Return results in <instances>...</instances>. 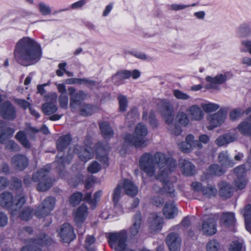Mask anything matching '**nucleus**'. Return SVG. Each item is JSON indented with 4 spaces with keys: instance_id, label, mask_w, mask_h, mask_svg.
Here are the masks:
<instances>
[{
    "instance_id": "obj_46",
    "label": "nucleus",
    "mask_w": 251,
    "mask_h": 251,
    "mask_svg": "<svg viewBox=\"0 0 251 251\" xmlns=\"http://www.w3.org/2000/svg\"><path fill=\"white\" fill-rule=\"evenodd\" d=\"M122 186L118 184L113 190V201L115 204H116L121 197Z\"/></svg>"
},
{
    "instance_id": "obj_16",
    "label": "nucleus",
    "mask_w": 251,
    "mask_h": 251,
    "mask_svg": "<svg viewBox=\"0 0 251 251\" xmlns=\"http://www.w3.org/2000/svg\"><path fill=\"white\" fill-rule=\"evenodd\" d=\"M229 73H225L224 74H220L215 77L208 76L206 77V80L210 83L206 85V87L208 89H216L217 86L215 84H221L224 83L227 79V76Z\"/></svg>"
},
{
    "instance_id": "obj_2",
    "label": "nucleus",
    "mask_w": 251,
    "mask_h": 251,
    "mask_svg": "<svg viewBox=\"0 0 251 251\" xmlns=\"http://www.w3.org/2000/svg\"><path fill=\"white\" fill-rule=\"evenodd\" d=\"M16 61L20 65L27 67L39 60L42 55L40 45L33 39L24 37L16 44L14 50Z\"/></svg>"
},
{
    "instance_id": "obj_20",
    "label": "nucleus",
    "mask_w": 251,
    "mask_h": 251,
    "mask_svg": "<svg viewBox=\"0 0 251 251\" xmlns=\"http://www.w3.org/2000/svg\"><path fill=\"white\" fill-rule=\"evenodd\" d=\"M87 206L84 204H82L75 212L74 214V221L78 226L84 222L87 215Z\"/></svg>"
},
{
    "instance_id": "obj_15",
    "label": "nucleus",
    "mask_w": 251,
    "mask_h": 251,
    "mask_svg": "<svg viewBox=\"0 0 251 251\" xmlns=\"http://www.w3.org/2000/svg\"><path fill=\"white\" fill-rule=\"evenodd\" d=\"M61 240L65 243H69L73 240L75 235L74 229L69 224H64L61 227L58 233Z\"/></svg>"
},
{
    "instance_id": "obj_62",
    "label": "nucleus",
    "mask_w": 251,
    "mask_h": 251,
    "mask_svg": "<svg viewBox=\"0 0 251 251\" xmlns=\"http://www.w3.org/2000/svg\"><path fill=\"white\" fill-rule=\"evenodd\" d=\"M151 202L154 205L159 206L163 203V199L160 196H154L151 198Z\"/></svg>"
},
{
    "instance_id": "obj_21",
    "label": "nucleus",
    "mask_w": 251,
    "mask_h": 251,
    "mask_svg": "<svg viewBox=\"0 0 251 251\" xmlns=\"http://www.w3.org/2000/svg\"><path fill=\"white\" fill-rule=\"evenodd\" d=\"M216 221L213 218H208L202 225V231L206 235H212L216 232Z\"/></svg>"
},
{
    "instance_id": "obj_51",
    "label": "nucleus",
    "mask_w": 251,
    "mask_h": 251,
    "mask_svg": "<svg viewBox=\"0 0 251 251\" xmlns=\"http://www.w3.org/2000/svg\"><path fill=\"white\" fill-rule=\"evenodd\" d=\"M219 248L220 245L215 240L210 241L206 245L207 251H217Z\"/></svg>"
},
{
    "instance_id": "obj_14",
    "label": "nucleus",
    "mask_w": 251,
    "mask_h": 251,
    "mask_svg": "<svg viewBox=\"0 0 251 251\" xmlns=\"http://www.w3.org/2000/svg\"><path fill=\"white\" fill-rule=\"evenodd\" d=\"M11 164L17 170L22 171L27 167L29 160L22 154H17L11 158Z\"/></svg>"
},
{
    "instance_id": "obj_37",
    "label": "nucleus",
    "mask_w": 251,
    "mask_h": 251,
    "mask_svg": "<svg viewBox=\"0 0 251 251\" xmlns=\"http://www.w3.org/2000/svg\"><path fill=\"white\" fill-rule=\"evenodd\" d=\"M185 141L191 146L192 149L196 148L200 150L203 148L202 145L198 140H195L192 134L188 135L185 138Z\"/></svg>"
},
{
    "instance_id": "obj_56",
    "label": "nucleus",
    "mask_w": 251,
    "mask_h": 251,
    "mask_svg": "<svg viewBox=\"0 0 251 251\" xmlns=\"http://www.w3.org/2000/svg\"><path fill=\"white\" fill-rule=\"evenodd\" d=\"M178 147L181 151L185 153H189L193 150L191 148V146H190V145H189L185 141L179 143L178 145Z\"/></svg>"
},
{
    "instance_id": "obj_64",
    "label": "nucleus",
    "mask_w": 251,
    "mask_h": 251,
    "mask_svg": "<svg viewBox=\"0 0 251 251\" xmlns=\"http://www.w3.org/2000/svg\"><path fill=\"white\" fill-rule=\"evenodd\" d=\"M242 247L241 243L238 241H234L230 245V251H240Z\"/></svg>"
},
{
    "instance_id": "obj_7",
    "label": "nucleus",
    "mask_w": 251,
    "mask_h": 251,
    "mask_svg": "<svg viewBox=\"0 0 251 251\" xmlns=\"http://www.w3.org/2000/svg\"><path fill=\"white\" fill-rule=\"evenodd\" d=\"M25 194H17L15 199L12 194L8 192H4L0 195V205L2 207L11 208L13 210L11 214H16V211L20 209L25 203Z\"/></svg>"
},
{
    "instance_id": "obj_17",
    "label": "nucleus",
    "mask_w": 251,
    "mask_h": 251,
    "mask_svg": "<svg viewBox=\"0 0 251 251\" xmlns=\"http://www.w3.org/2000/svg\"><path fill=\"white\" fill-rule=\"evenodd\" d=\"M180 242V238L177 233H171L166 237V243L170 251H178Z\"/></svg>"
},
{
    "instance_id": "obj_27",
    "label": "nucleus",
    "mask_w": 251,
    "mask_h": 251,
    "mask_svg": "<svg viewBox=\"0 0 251 251\" xmlns=\"http://www.w3.org/2000/svg\"><path fill=\"white\" fill-rule=\"evenodd\" d=\"M225 171L217 164H213L210 165L207 170L206 176H202L201 179L202 180L209 178V176H220L224 174Z\"/></svg>"
},
{
    "instance_id": "obj_33",
    "label": "nucleus",
    "mask_w": 251,
    "mask_h": 251,
    "mask_svg": "<svg viewBox=\"0 0 251 251\" xmlns=\"http://www.w3.org/2000/svg\"><path fill=\"white\" fill-rule=\"evenodd\" d=\"M242 213L245 217L246 228L251 233V205H247Z\"/></svg>"
},
{
    "instance_id": "obj_32",
    "label": "nucleus",
    "mask_w": 251,
    "mask_h": 251,
    "mask_svg": "<svg viewBox=\"0 0 251 251\" xmlns=\"http://www.w3.org/2000/svg\"><path fill=\"white\" fill-rule=\"evenodd\" d=\"M99 126L102 135L105 139H110L113 137L114 132L108 123L106 122H101Z\"/></svg>"
},
{
    "instance_id": "obj_10",
    "label": "nucleus",
    "mask_w": 251,
    "mask_h": 251,
    "mask_svg": "<svg viewBox=\"0 0 251 251\" xmlns=\"http://www.w3.org/2000/svg\"><path fill=\"white\" fill-rule=\"evenodd\" d=\"M16 110L12 103L8 100L0 104V116L4 119L13 121L16 117Z\"/></svg>"
},
{
    "instance_id": "obj_40",
    "label": "nucleus",
    "mask_w": 251,
    "mask_h": 251,
    "mask_svg": "<svg viewBox=\"0 0 251 251\" xmlns=\"http://www.w3.org/2000/svg\"><path fill=\"white\" fill-rule=\"evenodd\" d=\"M94 106L90 104L84 103L80 107L79 112L82 116H86L92 114Z\"/></svg>"
},
{
    "instance_id": "obj_61",
    "label": "nucleus",
    "mask_w": 251,
    "mask_h": 251,
    "mask_svg": "<svg viewBox=\"0 0 251 251\" xmlns=\"http://www.w3.org/2000/svg\"><path fill=\"white\" fill-rule=\"evenodd\" d=\"M191 187L193 190L196 192H201L202 193L203 188L204 186H202L200 182L196 181L191 184Z\"/></svg>"
},
{
    "instance_id": "obj_39",
    "label": "nucleus",
    "mask_w": 251,
    "mask_h": 251,
    "mask_svg": "<svg viewBox=\"0 0 251 251\" xmlns=\"http://www.w3.org/2000/svg\"><path fill=\"white\" fill-rule=\"evenodd\" d=\"M15 138L25 148L29 149L31 147L30 144L23 131H20L17 132Z\"/></svg>"
},
{
    "instance_id": "obj_4",
    "label": "nucleus",
    "mask_w": 251,
    "mask_h": 251,
    "mask_svg": "<svg viewBox=\"0 0 251 251\" xmlns=\"http://www.w3.org/2000/svg\"><path fill=\"white\" fill-rule=\"evenodd\" d=\"M73 152L77 153L80 159L84 162L90 160L92 156V149H84L77 145L75 146L73 150L71 148L69 149L68 155L66 158L63 157L62 155H59V154H58L56 157V163L57 164V168L60 170L59 175L61 177L64 176V175L62 176L61 173H64L63 169L65 165L66 164H70L73 158Z\"/></svg>"
},
{
    "instance_id": "obj_19",
    "label": "nucleus",
    "mask_w": 251,
    "mask_h": 251,
    "mask_svg": "<svg viewBox=\"0 0 251 251\" xmlns=\"http://www.w3.org/2000/svg\"><path fill=\"white\" fill-rule=\"evenodd\" d=\"M179 167L182 173L186 176H191L194 174L195 166L189 160L181 159L179 160Z\"/></svg>"
},
{
    "instance_id": "obj_34",
    "label": "nucleus",
    "mask_w": 251,
    "mask_h": 251,
    "mask_svg": "<svg viewBox=\"0 0 251 251\" xmlns=\"http://www.w3.org/2000/svg\"><path fill=\"white\" fill-rule=\"evenodd\" d=\"M238 129L241 134L248 136H251V121L246 120L240 123Z\"/></svg>"
},
{
    "instance_id": "obj_42",
    "label": "nucleus",
    "mask_w": 251,
    "mask_h": 251,
    "mask_svg": "<svg viewBox=\"0 0 251 251\" xmlns=\"http://www.w3.org/2000/svg\"><path fill=\"white\" fill-rule=\"evenodd\" d=\"M176 119L180 124L184 126H187L189 123L188 117L184 112L179 111L177 113Z\"/></svg>"
},
{
    "instance_id": "obj_1",
    "label": "nucleus",
    "mask_w": 251,
    "mask_h": 251,
    "mask_svg": "<svg viewBox=\"0 0 251 251\" xmlns=\"http://www.w3.org/2000/svg\"><path fill=\"white\" fill-rule=\"evenodd\" d=\"M139 167L148 176H154L166 184L168 181L169 174L176 169V162L160 152H157L153 155L147 152L141 156Z\"/></svg>"
},
{
    "instance_id": "obj_38",
    "label": "nucleus",
    "mask_w": 251,
    "mask_h": 251,
    "mask_svg": "<svg viewBox=\"0 0 251 251\" xmlns=\"http://www.w3.org/2000/svg\"><path fill=\"white\" fill-rule=\"evenodd\" d=\"M221 220L226 226L232 225L235 222L234 215L231 212L224 213Z\"/></svg>"
},
{
    "instance_id": "obj_49",
    "label": "nucleus",
    "mask_w": 251,
    "mask_h": 251,
    "mask_svg": "<svg viewBox=\"0 0 251 251\" xmlns=\"http://www.w3.org/2000/svg\"><path fill=\"white\" fill-rule=\"evenodd\" d=\"M6 150L11 151H18L19 150V146L13 140H8L4 144Z\"/></svg>"
},
{
    "instance_id": "obj_36",
    "label": "nucleus",
    "mask_w": 251,
    "mask_h": 251,
    "mask_svg": "<svg viewBox=\"0 0 251 251\" xmlns=\"http://www.w3.org/2000/svg\"><path fill=\"white\" fill-rule=\"evenodd\" d=\"M42 109L45 114L50 115L55 112L57 107L54 103L47 102L42 105Z\"/></svg>"
},
{
    "instance_id": "obj_45",
    "label": "nucleus",
    "mask_w": 251,
    "mask_h": 251,
    "mask_svg": "<svg viewBox=\"0 0 251 251\" xmlns=\"http://www.w3.org/2000/svg\"><path fill=\"white\" fill-rule=\"evenodd\" d=\"M202 107L206 113H210L217 110L219 108L220 106L217 104L208 103L207 104H202Z\"/></svg>"
},
{
    "instance_id": "obj_53",
    "label": "nucleus",
    "mask_w": 251,
    "mask_h": 251,
    "mask_svg": "<svg viewBox=\"0 0 251 251\" xmlns=\"http://www.w3.org/2000/svg\"><path fill=\"white\" fill-rule=\"evenodd\" d=\"M173 94L175 97L177 99L187 100L190 98L188 95L179 90H174L173 91Z\"/></svg>"
},
{
    "instance_id": "obj_11",
    "label": "nucleus",
    "mask_w": 251,
    "mask_h": 251,
    "mask_svg": "<svg viewBox=\"0 0 251 251\" xmlns=\"http://www.w3.org/2000/svg\"><path fill=\"white\" fill-rule=\"evenodd\" d=\"M68 90L70 95V106L72 109H75L80 106L81 101L85 99L86 94L81 90L75 93V89L74 87H69Z\"/></svg>"
},
{
    "instance_id": "obj_6",
    "label": "nucleus",
    "mask_w": 251,
    "mask_h": 251,
    "mask_svg": "<svg viewBox=\"0 0 251 251\" xmlns=\"http://www.w3.org/2000/svg\"><path fill=\"white\" fill-rule=\"evenodd\" d=\"M148 130L146 125L140 123L136 126L133 134H126L124 139L125 142L136 148L144 147L147 146L148 140L145 138Z\"/></svg>"
},
{
    "instance_id": "obj_23",
    "label": "nucleus",
    "mask_w": 251,
    "mask_h": 251,
    "mask_svg": "<svg viewBox=\"0 0 251 251\" xmlns=\"http://www.w3.org/2000/svg\"><path fill=\"white\" fill-rule=\"evenodd\" d=\"M219 195L223 199H227L231 197L234 192L232 185L226 182L219 184Z\"/></svg>"
},
{
    "instance_id": "obj_12",
    "label": "nucleus",
    "mask_w": 251,
    "mask_h": 251,
    "mask_svg": "<svg viewBox=\"0 0 251 251\" xmlns=\"http://www.w3.org/2000/svg\"><path fill=\"white\" fill-rule=\"evenodd\" d=\"M226 117V114L223 110H220L215 114L209 115L207 117L209 124L207 128L209 130H212L220 126L224 122Z\"/></svg>"
},
{
    "instance_id": "obj_44",
    "label": "nucleus",
    "mask_w": 251,
    "mask_h": 251,
    "mask_svg": "<svg viewBox=\"0 0 251 251\" xmlns=\"http://www.w3.org/2000/svg\"><path fill=\"white\" fill-rule=\"evenodd\" d=\"M244 114V110L240 108H238L231 111L229 117L231 120L234 121L241 117Z\"/></svg>"
},
{
    "instance_id": "obj_48",
    "label": "nucleus",
    "mask_w": 251,
    "mask_h": 251,
    "mask_svg": "<svg viewBox=\"0 0 251 251\" xmlns=\"http://www.w3.org/2000/svg\"><path fill=\"white\" fill-rule=\"evenodd\" d=\"M100 165L97 161H93L87 168L89 172L92 174H95L101 170Z\"/></svg>"
},
{
    "instance_id": "obj_55",
    "label": "nucleus",
    "mask_w": 251,
    "mask_h": 251,
    "mask_svg": "<svg viewBox=\"0 0 251 251\" xmlns=\"http://www.w3.org/2000/svg\"><path fill=\"white\" fill-rule=\"evenodd\" d=\"M84 84L91 89L98 88L100 82L88 78H85Z\"/></svg>"
},
{
    "instance_id": "obj_24",
    "label": "nucleus",
    "mask_w": 251,
    "mask_h": 251,
    "mask_svg": "<svg viewBox=\"0 0 251 251\" xmlns=\"http://www.w3.org/2000/svg\"><path fill=\"white\" fill-rule=\"evenodd\" d=\"M187 112L192 120L200 121L204 116L203 111L198 105L196 104L189 107L187 109Z\"/></svg>"
},
{
    "instance_id": "obj_3",
    "label": "nucleus",
    "mask_w": 251,
    "mask_h": 251,
    "mask_svg": "<svg viewBox=\"0 0 251 251\" xmlns=\"http://www.w3.org/2000/svg\"><path fill=\"white\" fill-rule=\"evenodd\" d=\"M157 109L168 125L170 133L176 136L179 135L182 132L180 126L174 124V111L173 105L165 100H160L157 103Z\"/></svg>"
},
{
    "instance_id": "obj_8",
    "label": "nucleus",
    "mask_w": 251,
    "mask_h": 251,
    "mask_svg": "<svg viewBox=\"0 0 251 251\" xmlns=\"http://www.w3.org/2000/svg\"><path fill=\"white\" fill-rule=\"evenodd\" d=\"M127 234L126 230L111 233L109 235L108 243L115 251H126Z\"/></svg>"
},
{
    "instance_id": "obj_29",
    "label": "nucleus",
    "mask_w": 251,
    "mask_h": 251,
    "mask_svg": "<svg viewBox=\"0 0 251 251\" xmlns=\"http://www.w3.org/2000/svg\"><path fill=\"white\" fill-rule=\"evenodd\" d=\"M123 186L126 193L127 195L133 196L138 193V189L137 187L130 180H124Z\"/></svg>"
},
{
    "instance_id": "obj_60",
    "label": "nucleus",
    "mask_w": 251,
    "mask_h": 251,
    "mask_svg": "<svg viewBox=\"0 0 251 251\" xmlns=\"http://www.w3.org/2000/svg\"><path fill=\"white\" fill-rule=\"evenodd\" d=\"M33 230L32 227L25 226L21 230L19 233V235L23 238L26 235H30L33 234Z\"/></svg>"
},
{
    "instance_id": "obj_35",
    "label": "nucleus",
    "mask_w": 251,
    "mask_h": 251,
    "mask_svg": "<svg viewBox=\"0 0 251 251\" xmlns=\"http://www.w3.org/2000/svg\"><path fill=\"white\" fill-rule=\"evenodd\" d=\"M202 194L205 197L211 198L216 196L217 190L214 186L208 184L204 187Z\"/></svg>"
},
{
    "instance_id": "obj_18",
    "label": "nucleus",
    "mask_w": 251,
    "mask_h": 251,
    "mask_svg": "<svg viewBox=\"0 0 251 251\" xmlns=\"http://www.w3.org/2000/svg\"><path fill=\"white\" fill-rule=\"evenodd\" d=\"M14 133V129L5 126V122L0 120V143L3 144L11 138Z\"/></svg>"
},
{
    "instance_id": "obj_47",
    "label": "nucleus",
    "mask_w": 251,
    "mask_h": 251,
    "mask_svg": "<svg viewBox=\"0 0 251 251\" xmlns=\"http://www.w3.org/2000/svg\"><path fill=\"white\" fill-rule=\"evenodd\" d=\"M118 99L119 100L120 110L124 112L126 110L127 106V100L126 96L120 95Z\"/></svg>"
},
{
    "instance_id": "obj_25",
    "label": "nucleus",
    "mask_w": 251,
    "mask_h": 251,
    "mask_svg": "<svg viewBox=\"0 0 251 251\" xmlns=\"http://www.w3.org/2000/svg\"><path fill=\"white\" fill-rule=\"evenodd\" d=\"M163 224V219L156 214H153L150 218V228L152 231L160 230Z\"/></svg>"
},
{
    "instance_id": "obj_28",
    "label": "nucleus",
    "mask_w": 251,
    "mask_h": 251,
    "mask_svg": "<svg viewBox=\"0 0 251 251\" xmlns=\"http://www.w3.org/2000/svg\"><path fill=\"white\" fill-rule=\"evenodd\" d=\"M218 161L223 167H231L234 165V163L228 157L227 151H222L219 154Z\"/></svg>"
},
{
    "instance_id": "obj_50",
    "label": "nucleus",
    "mask_w": 251,
    "mask_h": 251,
    "mask_svg": "<svg viewBox=\"0 0 251 251\" xmlns=\"http://www.w3.org/2000/svg\"><path fill=\"white\" fill-rule=\"evenodd\" d=\"M239 34L240 37H247L250 34L249 26L246 24L242 25L239 28Z\"/></svg>"
},
{
    "instance_id": "obj_31",
    "label": "nucleus",
    "mask_w": 251,
    "mask_h": 251,
    "mask_svg": "<svg viewBox=\"0 0 251 251\" xmlns=\"http://www.w3.org/2000/svg\"><path fill=\"white\" fill-rule=\"evenodd\" d=\"M71 138L70 134L60 136L56 141L57 149L58 151H63L70 144Z\"/></svg>"
},
{
    "instance_id": "obj_57",
    "label": "nucleus",
    "mask_w": 251,
    "mask_h": 251,
    "mask_svg": "<svg viewBox=\"0 0 251 251\" xmlns=\"http://www.w3.org/2000/svg\"><path fill=\"white\" fill-rule=\"evenodd\" d=\"M39 9L40 12L43 15H50L51 13V9L50 7L43 2L39 4Z\"/></svg>"
},
{
    "instance_id": "obj_43",
    "label": "nucleus",
    "mask_w": 251,
    "mask_h": 251,
    "mask_svg": "<svg viewBox=\"0 0 251 251\" xmlns=\"http://www.w3.org/2000/svg\"><path fill=\"white\" fill-rule=\"evenodd\" d=\"M82 199V194L80 192H76L74 193L71 197L70 201L73 205L75 206L78 204Z\"/></svg>"
},
{
    "instance_id": "obj_41",
    "label": "nucleus",
    "mask_w": 251,
    "mask_h": 251,
    "mask_svg": "<svg viewBox=\"0 0 251 251\" xmlns=\"http://www.w3.org/2000/svg\"><path fill=\"white\" fill-rule=\"evenodd\" d=\"M33 210L30 207H26L24 208L19 214L21 220L28 221L33 215Z\"/></svg>"
},
{
    "instance_id": "obj_59",
    "label": "nucleus",
    "mask_w": 251,
    "mask_h": 251,
    "mask_svg": "<svg viewBox=\"0 0 251 251\" xmlns=\"http://www.w3.org/2000/svg\"><path fill=\"white\" fill-rule=\"evenodd\" d=\"M247 184V180L245 177H239L235 180V184L239 189H244Z\"/></svg>"
},
{
    "instance_id": "obj_9",
    "label": "nucleus",
    "mask_w": 251,
    "mask_h": 251,
    "mask_svg": "<svg viewBox=\"0 0 251 251\" xmlns=\"http://www.w3.org/2000/svg\"><path fill=\"white\" fill-rule=\"evenodd\" d=\"M55 204V199L53 197H49L45 199L39 205L34 212L35 215L38 218L47 216L53 210Z\"/></svg>"
},
{
    "instance_id": "obj_58",
    "label": "nucleus",
    "mask_w": 251,
    "mask_h": 251,
    "mask_svg": "<svg viewBox=\"0 0 251 251\" xmlns=\"http://www.w3.org/2000/svg\"><path fill=\"white\" fill-rule=\"evenodd\" d=\"M13 187L17 190V194H24L22 189V181L19 178H14L13 179Z\"/></svg>"
},
{
    "instance_id": "obj_52",
    "label": "nucleus",
    "mask_w": 251,
    "mask_h": 251,
    "mask_svg": "<svg viewBox=\"0 0 251 251\" xmlns=\"http://www.w3.org/2000/svg\"><path fill=\"white\" fill-rule=\"evenodd\" d=\"M245 165L239 166L234 169V172L237 178L239 177H245L244 174L247 170Z\"/></svg>"
},
{
    "instance_id": "obj_13",
    "label": "nucleus",
    "mask_w": 251,
    "mask_h": 251,
    "mask_svg": "<svg viewBox=\"0 0 251 251\" xmlns=\"http://www.w3.org/2000/svg\"><path fill=\"white\" fill-rule=\"evenodd\" d=\"M53 242V240L49 236L45 233H42L38 235L36 238L30 239L29 241V245H27L29 249H37V245L47 246L50 245Z\"/></svg>"
},
{
    "instance_id": "obj_63",
    "label": "nucleus",
    "mask_w": 251,
    "mask_h": 251,
    "mask_svg": "<svg viewBox=\"0 0 251 251\" xmlns=\"http://www.w3.org/2000/svg\"><path fill=\"white\" fill-rule=\"evenodd\" d=\"M129 53L141 60H146L149 58L146 54L141 52L132 51H129Z\"/></svg>"
},
{
    "instance_id": "obj_30",
    "label": "nucleus",
    "mask_w": 251,
    "mask_h": 251,
    "mask_svg": "<svg viewBox=\"0 0 251 251\" xmlns=\"http://www.w3.org/2000/svg\"><path fill=\"white\" fill-rule=\"evenodd\" d=\"M131 75V73L129 71H119L112 76V79L115 85H119L122 80L129 78Z\"/></svg>"
},
{
    "instance_id": "obj_54",
    "label": "nucleus",
    "mask_w": 251,
    "mask_h": 251,
    "mask_svg": "<svg viewBox=\"0 0 251 251\" xmlns=\"http://www.w3.org/2000/svg\"><path fill=\"white\" fill-rule=\"evenodd\" d=\"M60 106L64 109H67L68 104V98L66 94H61L58 99Z\"/></svg>"
},
{
    "instance_id": "obj_22",
    "label": "nucleus",
    "mask_w": 251,
    "mask_h": 251,
    "mask_svg": "<svg viewBox=\"0 0 251 251\" xmlns=\"http://www.w3.org/2000/svg\"><path fill=\"white\" fill-rule=\"evenodd\" d=\"M163 212L166 218L171 219L174 218L177 215L178 210L174 202L170 201L166 203L163 207Z\"/></svg>"
},
{
    "instance_id": "obj_26",
    "label": "nucleus",
    "mask_w": 251,
    "mask_h": 251,
    "mask_svg": "<svg viewBox=\"0 0 251 251\" xmlns=\"http://www.w3.org/2000/svg\"><path fill=\"white\" fill-rule=\"evenodd\" d=\"M141 219V213H136L133 217V224L130 228V233L132 236H134L138 233L140 229Z\"/></svg>"
},
{
    "instance_id": "obj_5",
    "label": "nucleus",
    "mask_w": 251,
    "mask_h": 251,
    "mask_svg": "<svg viewBox=\"0 0 251 251\" xmlns=\"http://www.w3.org/2000/svg\"><path fill=\"white\" fill-rule=\"evenodd\" d=\"M50 169L44 167L35 173H33L31 178L26 176L24 180V183L28 186L32 180L35 182H38L37 189L39 191H46L49 190L52 185L53 181L51 177L49 176Z\"/></svg>"
}]
</instances>
